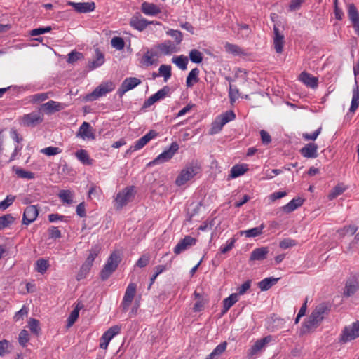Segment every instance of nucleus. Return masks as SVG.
I'll return each instance as SVG.
<instances>
[{
	"label": "nucleus",
	"mask_w": 359,
	"mask_h": 359,
	"mask_svg": "<svg viewBox=\"0 0 359 359\" xmlns=\"http://www.w3.org/2000/svg\"><path fill=\"white\" fill-rule=\"evenodd\" d=\"M348 15L352 23L359 22V13L354 4H351L348 6Z\"/></svg>",
	"instance_id": "nucleus-41"
},
{
	"label": "nucleus",
	"mask_w": 359,
	"mask_h": 359,
	"mask_svg": "<svg viewBox=\"0 0 359 359\" xmlns=\"http://www.w3.org/2000/svg\"><path fill=\"white\" fill-rule=\"evenodd\" d=\"M264 228V224H262L260 226L252 228L248 230L240 231L241 235H244L247 238L257 237L262 233V231Z\"/></svg>",
	"instance_id": "nucleus-30"
},
{
	"label": "nucleus",
	"mask_w": 359,
	"mask_h": 359,
	"mask_svg": "<svg viewBox=\"0 0 359 359\" xmlns=\"http://www.w3.org/2000/svg\"><path fill=\"white\" fill-rule=\"evenodd\" d=\"M15 199V196L13 195H8L6 198L0 202V210H4L13 204Z\"/></svg>",
	"instance_id": "nucleus-51"
},
{
	"label": "nucleus",
	"mask_w": 359,
	"mask_h": 359,
	"mask_svg": "<svg viewBox=\"0 0 359 359\" xmlns=\"http://www.w3.org/2000/svg\"><path fill=\"white\" fill-rule=\"evenodd\" d=\"M251 285V280H247L238 287V296L244 294L248 290Z\"/></svg>",
	"instance_id": "nucleus-61"
},
{
	"label": "nucleus",
	"mask_w": 359,
	"mask_h": 359,
	"mask_svg": "<svg viewBox=\"0 0 359 359\" xmlns=\"http://www.w3.org/2000/svg\"><path fill=\"white\" fill-rule=\"evenodd\" d=\"M322 130V127L318 128L317 130H316L313 133L309 134V133H303L302 137L305 140H313L317 139L318 136L320 135Z\"/></svg>",
	"instance_id": "nucleus-58"
},
{
	"label": "nucleus",
	"mask_w": 359,
	"mask_h": 359,
	"mask_svg": "<svg viewBox=\"0 0 359 359\" xmlns=\"http://www.w3.org/2000/svg\"><path fill=\"white\" fill-rule=\"evenodd\" d=\"M167 34L175 39L177 44H180L182 41V34L180 31L170 29Z\"/></svg>",
	"instance_id": "nucleus-57"
},
{
	"label": "nucleus",
	"mask_w": 359,
	"mask_h": 359,
	"mask_svg": "<svg viewBox=\"0 0 359 359\" xmlns=\"http://www.w3.org/2000/svg\"><path fill=\"white\" fill-rule=\"evenodd\" d=\"M49 267L48 262L44 259H39L36 262V270L41 273H44Z\"/></svg>",
	"instance_id": "nucleus-44"
},
{
	"label": "nucleus",
	"mask_w": 359,
	"mask_h": 359,
	"mask_svg": "<svg viewBox=\"0 0 359 359\" xmlns=\"http://www.w3.org/2000/svg\"><path fill=\"white\" fill-rule=\"evenodd\" d=\"M114 89V85L112 82H108L98 86L91 93L86 97V101H94L97 98L106 95L107 93Z\"/></svg>",
	"instance_id": "nucleus-6"
},
{
	"label": "nucleus",
	"mask_w": 359,
	"mask_h": 359,
	"mask_svg": "<svg viewBox=\"0 0 359 359\" xmlns=\"http://www.w3.org/2000/svg\"><path fill=\"white\" fill-rule=\"evenodd\" d=\"M111 46L118 50H121L124 48L125 42L121 37L114 36L111 41Z\"/></svg>",
	"instance_id": "nucleus-49"
},
{
	"label": "nucleus",
	"mask_w": 359,
	"mask_h": 359,
	"mask_svg": "<svg viewBox=\"0 0 359 359\" xmlns=\"http://www.w3.org/2000/svg\"><path fill=\"white\" fill-rule=\"evenodd\" d=\"M238 300V294L233 293L229 297L223 300L222 314H224Z\"/></svg>",
	"instance_id": "nucleus-32"
},
{
	"label": "nucleus",
	"mask_w": 359,
	"mask_h": 359,
	"mask_svg": "<svg viewBox=\"0 0 359 359\" xmlns=\"http://www.w3.org/2000/svg\"><path fill=\"white\" fill-rule=\"evenodd\" d=\"M269 250L267 247H261L255 248L250 254V260L251 261H261L266 258V255Z\"/></svg>",
	"instance_id": "nucleus-24"
},
{
	"label": "nucleus",
	"mask_w": 359,
	"mask_h": 359,
	"mask_svg": "<svg viewBox=\"0 0 359 359\" xmlns=\"http://www.w3.org/2000/svg\"><path fill=\"white\" fill-rule=\"evenodd\" d=\"M136 284L133 283H131L128 285L121 303L123 311H127L129 306L132 303L136 293Z\"/></svg>",
	"instance_id": "nucleus-11"
},
{
	"label": "nucleus",
	"mask_w": 359,
	"mask_h": 359,
	"mask_svg": "<svg viewBox=\"0 0 359 359\" xmlns=\"http://www.w3.org/2000/svg\"><path fill=\"white\" fill-rule=\"evenodd\" d=\"M358 289V283L355 278L347 280L345 285L344 294L346 297H351L356 292Z\"/></svg>",
	"instance_id": "nucleus-25"
},
{
	"label": "nucleus",
	"mask_w": 359,
	"mask_h": 359,
	"mask_svg": "<svg viewBox=\"0 0 359 359\" xmlns=\"http://www.w3.org/2000/svg\"><path fill=\"white\" fill-rule=\"evenodd\" d=\"M163 55H170L175 52V46L170 40L165 41L156 47Z\"/></svg>",
	"instance_id": "nucleus-26"
},
{
	"label": "nucleus",
	"mask_w": 359,
	"mask_h": 359,
	"mask_svg": "<svg viewBox=\"0 0 359 359\" xmlns=\"http://www.w3.org/2000/svg\"><path fill=\"white\" fill-rule=\"evenodd\" d=\"M201 170V166L197 162L192 161L181 170L177 176L175 184L177 186L184 185L187 182L192 179Z\"/></svg>",
	"instance_id": "nucleus-2"
},
{
	"label": "nucleus",
	"mask_w": 359,
	"mask_h": 359,
	"mask_svg": "<svg viewBox=\"0 0 359 359\" xmlns=\"http://www.w3.org/2000/svg\"><path fill=\"white\" fill-rule=\"evenodd\" d=\"M318 145L311 142L303 147L299 152L302 156L306 158H316L318 157Z\"/></svg>",
	"instance_id": "nucleus-18"
},
{
	"label": "nucleus",
	"mask_w": 359,
	"mask_h": 359,
	"mask_svg": "<svg viewBox=\"0 0 359 359\" xmlns=\"http://www.w3.org/2000/svg\"><path fill=\"white\" fill-rule=\"evenodd\" d=\"M359 106V86L355 83V86L353 89V97L351 100V104L349 109L351 112H355Z\"/></svg>",
	"instance_id": "nucleus-34"
},
{
	"label": "nucleus",
	"mask_w": 359,
	"mask_h": 359,
	"mask_svg": "<svg viewBox=\"0 0 359 359\" xmlns=\"http://www.w3.org/2000/svg\"><path fill=\"white\" fill-rule=\"evenodd\" d=\"M28 327L30 331L36 334L39 335L41 331V328L39 327V321L34 318H30L28 322Z\"/></svg>",
	"instance_id": "nucleus-45"
},
{
	"label": "nucleus",
	"mask_w": 359,
	"mask_h": 359,
	"mask_svg": "<svg viewBox=\"0 0 359 359\" xmlns=\"http://www.w3.org/2000/svg\"><path fill=\"white\" fill-rule=\"evenodd\" d=\"M101 250V247L100 245H94L90 250V254L87 259L92 262H94L95 257L98 255Z\"/></svg>",
	"instance_id": "nucleus-56"
},
{
	"label": "nucleus",
	"mask_w": 359,
	"mask_h": 359,
	"mask_svg": "<svg viewBox=\"0 0 359 359\" xmlns=\"http://www.w3.org/2000/svg\"><path fill=\"white\" fill-rule=\"evenodd\" d=\"M39 215V210L35 205H29L24 210L22 216V224L29 225L32 223Z\"/></svg>",
	"instance_id": "nucleus-12"
},
{
	"label": "nucleus",
	"mask_w": 359,
	"mask_h": 359,
	"mask_svg": "<svg viewBox=\"0 0 359 359\" xmlns=\"http://www.w3.org/2000/svg\"><path fill=\"white\" fill-rule=\"evenodd\" d=\"M223 123L226 124L228 122L233 120L236 118V115L233 111H227L219 116Z\"/></svg>",
	"instance_id": "nucleus-53"
},
{
	"label": "nucleus",
	"mask_w": 359,
	"mask_h": 359,
	"mask_svg": "<svg viewBox=\"0 0 359 359\" xmlns=\"http://www.w3.org/2000/svg\"><path fill=\"white\" fill-rule=\"evenodd\" d=\"M66 105L63 103L50 100L40 107V110L46 114H52L55 112L60 111L65 108Z\"/></svg>",
	"instance_id": "nucleus-13"
},
{
	"label": "nucleus",
	"mask_w": 359,
	"mask_h": 359,
	"mask_svg": "<svg viewBox=\"0 0 359 359\" xmlns=\"http://www.w3.org/2000/svg\"><path fill=\"white\" fill-rule=\"evenodd\" d=\"M261 140L264 145L269 144L271 142V137L268 132L264 130L260 131Z\"/></svg>",
	"instance_id": "nucleus-63"
},
{
	"label": "nucleus",
	"mask_w": 359,
	"mask_h": 359,
	"mask_svg": "<svg viewBox=\"0 0 359 359\" xmlns=\"http://www.w3.org/2000/svg\"><path fill=\"white\" fill-rule=\"evenodd\" d=\"M73 193L69 190H62L58 194V196L60 199L63 202L67 204H71L72 203Z\"/></svg>",
	"instance_id": "nucleus-43"
},
{
	"label": "nucleus",
	"mask_w": 359,
	"mask_h": 359,
	"mask_svg": "<svg viewBox=\"0 0 359 359\" xmlns=\"http://www.w3.org/2000/svg\"><path fill=\"white\" fill-rule=\"evenodd\" d=\"M158 135V133L151 130L147 133L145 135L137 140L133 146L130 149L131 151H137L143 148L150 140L154 139Z\"/></svg>",
	"instance_id": "nucleus-16"
},
{
	"label": "nucleus",
	"mask_w": 359,
	"mask_h": 359,
	"mask_svg": "<svg viewBox=\"0 0 359 359\" xmlns=\"http://www.w3.org/2000/svg\"><path fill=\"white\" fill-rule=\"evenodd\" d=\"M199 69L198 68H194L189 73L187 80H186V86L188 88L192 87L194 83H198L199 81L198 75H199Z\"/></svg>",
	"instance_id": "nucleus-33"
},
{
	"label": "nucleus",
	"mask_w": 359,
	"mask_h": 359,
	"mask_svg": "<svg viewBox=\"0 0 359 359\" xmlns=\"http://www.w3.org/2000/svg\"><path fill=\"white\" fill-rule=\"evenodd\" d=\"M196 243V239L190 236H186L183 239L180 240L174 248V253L179 255L182 252L186 250Z\"/></svg>",
	"instance_id": "nucleus-15"
},
{
	"label": "nucleus",
	"mask_w": 359,
	"mask_h": 359,
	"mask_svg": "<svg viewBox=\"0 0 359 359\" xmlns=\"http://www.w3.org/2000/svg\"><path fill=\"white\" fill-rule=\"evenodd\" d=\"M158 57V52L154 48L148 50L142 57L140 63L145 67L151 66L157 62Z\"/></svg>",
	"instance_id": "nucleus-19"
},
{
	"label": "nucleus",
	"mask_w": 359,
	"mask_h": 359,
	"mask_svg": "<svg viewBox=\"0 0 359 359\" xmlns=\"http://www.w3.org/2000/svg\"><path fill=\"white\" fill-rule=\"evenodd\" d=\"M76 136L80 137L83 140H94L95 138L93 127L89 123L86 121L79 127Z\"/></svg>",
	"instance_id": "nucleus-14"
},
{
	"label": "nucleus",
	"mask_w": 359,
	"mask_h": 359,
	"mask_svg": "<svg viewBox=\"0 0 359 359\" xmlns=\"http://www.w3.org/2000/svg\"><path fill=\"white\" fill-rule=\"evenodd\" d=\"M150 24H154V22L148 21L139 12L135 13L130 20V25L140 32L143 31Z\"/></svg>",
	"instance_id": "nucleus-9"
},
{
	"label": "nucleus",
	"mask_w": 359,
	"mask_h": 359,
	"mask_svg": "<svg viewBox=\"0 0 359 359\" xmlns=\"http://www.w3.org/2000/svg\"><path fill=\"white\" fill-rule=\"evenodd\" d=\"M42 154L47 156H54L61 152V149L58 147H48L41 150Z\"/></svg>",
	"instance_id": "nucleus-54"
},
{
	"label": "nucleus",
	"mask_w": 359,
	"mask_h": 359,
	"mask_svg": "<svg viewBox=\"0 0 359 359\" xmlns=\"http://www.w3.org/2000/svg\"><path fill=\"white\" fill-rule=\"evenodd\" d=\"M248 170L243 165H236L232 167L229 177L236 178L243 175Z\"/></svg>",
	"instance_id": "nucleus-40"
},
{
	"label": "nucleus",
	"mask_w": 359,
	"mask_h": 359,
	"mask_svg": "<svg viewBox=\"0 0 359 359\" xmlns=\"http://www.w3.org/2000/svg\"><path fill=\"white\" fill-rule=\"evenodd\" d=\"M189 59L194 63H201L203 60V54L196 49H193L189 52Z\"/></svg>",
	"instance_id": "nucleus-47"
},
{
	"label": "nucleus",
	"mask_w": 359,
	"mask_h": 359,
	"mask_svg": "<svg viewBox=\"0 0 359 359\" xmlns=\"http://www.w3.org/2000/svg\"><path fill=\"white\" fill-rule=\"evenodd\" d=\"M150 257L147 255H142L136 262V266L140 268L145 267L149 262Z\"/></svg>",
	"instance_id": "nucleus-60"
},
{
	"label": "nucleus",
	"mask_w": 359,
	"mask_h": 359,
	"mask_svg": "<svg viewBox=\"0 0 359 359\" xmlns=\"http://www.w3.org/2000/svg\"><path fill=\"white\" fill-rule=\"evenodd\" d=\"M77 159L83 165H91L93 160L90 158L87 151L85 149H79L75 153Z\"/></svg>",
	"instance_id": "nucleus-28"
},
{
	"label": "nucleus",
	"mask_w": 359,
	"mask_h": 359,
	"mask_svg": "<svg viewBox=\"0 0 359 359\" xmlns=\"http://www.w3.org/2000/svg\"><path fill=\"white\" fill-rule=\"evenodd\" d=\"M83 58V55L81 53L73 50L68 54L67 62L69 64H73L76 61Z\"/></svg>",
	"instance_id": "nucleus-50"
},
{
	"label": "nucleus",
	"mask_w": 359,
	"mask_h": 359,
	"mask_svg": "<svg viewBox=\"0 0 359 359\" xmlns=\"http://www.w3.org/2000/svg\"><path fill=\"white\" fill-rule=\"evenodd\" d=\"M274 38L273 45L276 52L281 53L283 50V45L285 43V36L282 34L278 28L275 25L273 27Z\"/></svg>",
	"instance_id": "nucleus-21"
},
{
	"label": "nucleus",
	"mask_w": 359,
	"mask_h": 359,
	"mask_svg": "<svg viewBox=\"0 0 359 359\" xmlns=\"http://www.w3.org/2000/svg\"><path fill=\"white\" fill-rule=\"evenodd\" d=\"M279 279L280 278H266L259 283V287L262 291H266L276 284Z\"/></svg>",
	"instance_id": "nucleus-31"
},
{
	"label": "nucleus",
	"mask_w": 359,
	"mask_h": 359,
	"mask_svg": "<svg viewBox=\"0 0 359 359\" xmlns=\"http://www.w3.org/2000/svg\"><path fill=\"white\" fill-rule=\"evenodd\" d=\"M173 63H175L182 70H186L187 68L188 58L184 55L174 57L172 59Z\"/></svg>",
	"instance_id": "nucleus-38"
},
{
	"label": "nucleus",
	"mask_w": 359,
	"mask_h": 359,
	"mask_svg": "<svg viewBox=\"0 0 359 359\" xmlns=\"http://www.w3.org/2000/svg\"><path fill=\"white\" fill-rule=\"evenodd\" d=\"M225 124L223 123L222 120L219 118V116L212 122L211 125V128L210 130L209 133L210 135L217 134L220 132Z\"/></svg>",
	"instance_id": "nucleus-42"
},
{
	"label": "nucleus",
	"mask_w": 359,
	"mask_h": 359,
	"mask_svg": "<svg viewBox=\"0 0 359 359\" xmlns=\"http://www.w3.org/2000/svg\"><path fill=\"white\" fill-rule=\"evenodd\" d=\"M179 145L176 142H172L169 149L165 150L161 154H159L156 158L149 163L151 165H157L163 163L170 160L175 154L178 151Z\"/></svg>",
	"instance_id": "nucleus-5"
},
{
	"label": "nucleus",
	"mask_w": 359,
	"mask_h": 359,
	"mask_svg": "<svg viewBox=\"0 0 359 359\" xmlns=\"http://www.w3.org/2000/svg\"><path fill=\"white\" fill-rule=\"evenodd\" d=\"M29 333L26 330H22L19 334L18 341L19 344L22 346H26L27 343L29 341Z\"/></svg>",
	"instance_id": "nucleus-52"
},
{
	"label": "nucleus",
	"mask_w": 359,
	"mask_h": 359,
	"mask_svg": "<svg viewBox=\"0 0 359 359\" xmlns=\"http://www.w3.org/2000/svg\"><path fill=\"white\" fill-rule=\"evenodd\" d=\"M141 80L136 77L126 78L122 82L117 90V94L121 97L127 91L135 88L141 83Z\"/></svg>",
	"instance_id": "nucleus-10"
},
{
	"label": "nucleus",
	"mask_w": 359,
	"mask_h": 359,
	"mask_svg": "<svg viewBox=\"0 0 359 359\" xmlns=\"http://www.w3.org/2000/svg\"><path fill=\"white\" fill-rule=\"evenodd\" d=\"M13 170L15 172V173L17 175V176L22 179H27V180H32L35 177V175L34 172L30 171H27L22 168H20L17 166L13 167Z\"/></svg>",
	"instance_id": "nucleus-36"
},
{
	"label": "nucleus",
	"mask_w": 359,
	"mask_h": 359,
	"mask_svg": "<svg viewBox=\"0 0 359 359\" xmlns=\"http://www.w3.org/2000/svg\"><path fill=\"white\" fill-rule=\"evenodd\" d=\"M359 337V322L354 323L351 326L345 327L340 337V341L346 343Z\"/></svg>",
	"instance_id": "nucleus-7"
},
{
	"label": "nucleus",
	"mask_w": 359,
	"mask_h": 359,
	"mask_svg": "<svg viewBox=\"0 0 359 359\" xmlns=\"http://www.w3.org/2000/svg\"><path fill=\"white\" fill-rule=\"evenodd\" d=\"M330 308L326 303H322L316 306L311 314L304 323L301 332L303 334L313 332L328 314Z\"/></svg>",
	"instance_id": "nucleus-1"
},
{
	"label": "nucleus",
	"mask_w": 359,
	"mask_h": 359,
	"mask_svg": "<svg viewBox=\"0 0 359 359\" xmlns=\"http://www.w3.org/2000/svg\"><path fill=\"white\" fill-rule=\"evenodd\" d=\"M136 191L134 186H130L124 188L119 191L114 199V206L116 210H121L128 203L133 201Z\"/></svg>",
	"instance_id": "nucleus-3"
},
{
	"label": "nucleus",
	"mask_w": 359,
	"mask_h": 359,
	"mask_svg": "<svg viewBox=\"0 0 359 359\" xmlns=\"http://www.w3.org/2000/svg\"><path fill=\"white\" fill-rule=\"evenodd\" d=\"M22 124L27 127H35L43 121V115L41 111H33L23 116Z\"/></svg>",
	"instance_id": "nucleus-8"
},
{
	"label": "nucleus",
	"mask_w": 359,
	"mask_h": 359,
	"mask_svg": "<svg viewBox=\"0 0 359 359\" xmlns=\"http://www.w3.org/2000/svg\"><path fill=\"white\" fill-rule=\"evenodd\" d=\"M226 346L227 343L226 341L219 344L215 348L212 352L207 356L206 359H217L225 351Z\"/></svg>",
	"instance_id": "nucleus-35"
},
{
	"label": "nucleus",
	"mask_w": 359,
	"mask_h": 359,
	"mask_svg": "<svg viewBox=\"0 0 359 359\" xmlns=\"http://www.w3.org/2000/svg\"><path fill=\"white\" fill-rule=\"evenodd\" d=\"M15 218L11 214H6L0 217V230L9 226L13 223Z\"/></svg>",
	"instance_id": "nucleus-39"
},
{
	"label": "nucleus",
	"mask_w": 359,
	"mask_h": 359,
	"mask_svg": "<svg viewBox=\"0 0 359 359\" xmlns=\"http://www.w3.org/2000/svg\"><path fill=\"white\" fill-rule=\"evenodd\" d=\"M141 11L147 15H156L161 12V8L153 3L144 1L141 5Z\"/></svg>",
	"instance_id": "nucleus-22"
},
{
	"label": "nucleus",
	"mask_w": 359,
	"mask_h": 359,
	"mask_svg": "<svg viewBox=\"0 0 359 359\" xmlns=\"http://www.w3.org/2000/svg\"><path fill=\"white\" fill-rule=\"evenodd\" d=\"M121 260V257L116 252H114L110 255L100 273L102 280H106L110 277L117 269Z\"/></svg>",
	"instance_id": "nucleus-4"
},
{
	"label": "nucleus",
	"mask_w": 359,
	"mask_h": 359,
	"mask_svg": "<svg viewBox=\"0 0 359 359\" xmlns=\"http://www.w3.org/2000/svg\"><path fill=\"white\" fill-rule=\"evenodd\" d=\"M52 29L51 27H40L37 29H34L31 31L30 34L31 36H38L40 34H43L47 32H50Z\"/></svg>",
	"instance_id": "nucleus-59"
},
{
	"label": "nucleus",
	"mask_w": 359,
	"mask_h": 359,
	"mask_svg": "<svg viewBox=\"0 0 359 359\" xmlns=\"http://www.w3.org/2000/svg\"><path fill=\"white\" fill-rule=\"evenodd\" d=\"M304 202V199L300 197L293 198L287 205L283 207V210L286 213H290L299 207H300Z\"/></svg>",
	"instance_id": "nucleus-27"
},
{
	"label": "nucleus",
	"mask_w": 359,
	"mask_h": 359,
	"mask_svg": "<svg viewBox=\"0 0 359 359\" xmlns=\"http://www.w3.org/2000/svg\"><path fill=\"white\" fill-rule=\"evenodd\" d=\"M95 56L96 59L95 60L90 61L88 62V66L90 69H94L99 67L104 62V56L98 48L95 50Z\"/></svg>",
	"instance_id": "nucleus-29"
},
{
	"label": "nucleus",
	"mask_w": 359,
	"mask_h": 359,
	"mask_svg": "<svg viewBox=\"0 0 359 359\" xmlns=\"http://www.w3.org/2000/svg\"><path fill=\"white\" fill-rule=\"evenodd\" d=\"M121 332V326L114 325L111 327L109 330H107L103 335L105 336L107 339L110 341L115 337L116 334H119Z\"/></svg>",
	"instance_id": "nucleus-46"
},
{
	"label": "nucleus",
	"mask_w": 359,
	"mask_h": 359,
	"mask_svg": "<svg viewBox=\"0 0 359 359\" xmlns=\"http://www.w3.org/2000/svg\"><path fill=\"white\" fill-rule=\"evenodd\" d=\"M82 305L80 303H78L76 307L72 311L69 316L67 318V325L68 327H72L79 317V311L81 309Z\"/></svg>",
	"instance_id": "nucleus-37"
},
{
	"label": "nucleus",
	"mask_w": 359,
	"mask_h": 359,
	"mask_svg": "<svg viewBox=\"0 0 359 359\" xmlns=\"http://www.w3.org/2000/svg\"><path fill=\"white\" fill-rule=\"evenodd\" d=\"M345 191V189L342 187L337 185L334 187L332 192L329 194V198L330 199L334 198L339 195L341 194Z\"/></svg>",
	"instance_id": "nucleus-62"
},
{
	"label": "nucleus",
	"mask_w": 359,
	"mask_h": 359,
	"mask_svg": "<svg viewBox=\"0 0 359 359\" xmlns=\"http://www.w3.org/2000/svg\"><path fill=\"white\" fill-rule=\"evenodd\" d=\"M272 336L268 335L259 340H257L250 348L248 355L254 356L257 355L262 349L269 342L272 341Z\"/></svg>",
	"instance_id": "nucleus-17"
},
{
	"label": "nucleus",
	"mask_w": 359,
	"mask_h": 359,
	"mask_svg": "<svg viewBox=\"0 0 359 359\" xmlns=\"http://www.w3.org/2000/svg\"><path fill=\"white\" fill-rule=\"evenodd\" d=\"M297 242L295 240L291 239L290 238H287L281 241L279 243V246L282 249H287L291 247L296 245Z\"/></svg>",
	"instance_id": "nucleus-55"
},
{
	"label": "nucleus",
	"mask_w": 359,
	"mask_h": 359,
	"mask_svg": "<svg viewBox=\"0 0 359 359\" xmlns=\"http://www.w3.org/2000/svg\"><path fill=\"white\" fill-rule=\"evenodd\" d=\"M48 233L51 238H60L61 237V231L57 227L51 226L48 229Z\"/></svg>",
	"instance_id": "nucleus-64"
},
{
	"label": "nucleus",
	"mask_w": 359,
	"mask_h": 359,
	"mask_svg": "<svg viewBox=\"0 0 359 359\" xmlns=\"http://www.w3.org/2000/svg\"><path fill=\"white\" fill-rule=\"evenodd\" d=\"M159 74L164 77L165 81H167L171 76V66L167 65H162L159 67Z\"/></svg>",
	"instance_id": "nucleus-48"
},
{
	"label": "nucleus",
	"mask_w": 359,
	"mask_h": 359,
	"mask_svg": "<svg viewBox=\"0 0 359 359\" xmlns=\"http://www.w3.org/2000/svg\"><path fill=\"white\" fill-rule=\"evenodd\" d=\"M68 4L72 6L76 11L80 13L91 12L95 8L94 2H69Z\"/></svg>",
	"instance_id": "nucleus-20"
},
{
	"label": "nucleus",
	"mask_w": 359,
	"mask_h": 359,
	"mask_svg": "<svg viewBox=\"0 0 359 359\" xmlns=\"http://www.w3.org/2000/svg\"><path fill=\"white\" fill-rule=\"evenodd\" d=\"M299 80L306 86L310 87L311 88H316L318 86V78L313 76L311 74L306 72H303L300 74Z\"/></svg>",
	"instance_id": "nucleus-23"
}]
</instances>
